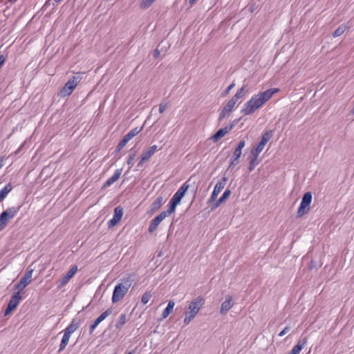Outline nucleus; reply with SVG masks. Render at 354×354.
I'll use <instances>...</instances> for the list:
<instances>
[{
  "label": "nucleus",
  "instance_id": "1",
  "mask_svg": "<svg viewBox=\"0 0 354 354\" xmlns=\"http://www.w3.org/2000/svg\"><path fill=\"white\" fill-rule=\"evenodd\" d=\"M279 91L278 88H270L254 95L250 100L244 104L241 113L245 115L254 113L257 109L262 107L274 94Z\"/></svg>",
  "mask_w": 354,
  "mask_h": 354
},
{
  "label": "nucleus",
  "instance_id": "2",
  "mask_svg": "<svg viewBox=\"0 0 354 354\" xmlns=\"http://www.w3.org/2000/svg\"><path fill=\"white\" fill-rule=\"evenodd\" d=\"M204 304V299L198 297L191 301L189 305L188 309L185 311L184 323L188 324L197 315L203 305Z\"/></svg>",
  "mask_w": 354,
  "mask_h": 354
},
{
  "label": "nucleus",
  "instance_id": "3",
  "mask_svg": "<svg viewBox=\"0 0 354 354\" xmlns=\"http://www.w3.org/2000/svg\"><path fill=\"white\" fill-rule=\"evenodd\" d=\"M189 187L188 181L184 183L169 201L168 209L173 213L175 212L177 205L180 203L186 192L189 189Z\"/></svg>",
  "mask_w": 354,
  "mask_h": 354
},
{
  "label": "nucleus",
  "instance_id": "4",
  "mask_svg": "<svg viewBox=\"0 0 354 354\" xmlns=\"http://www.w3.org/2000/svg\"><path fill=\"white\" fill-rule=\"evenodd\" d=\"M81 79L82 77L80 75L73 76L62 88L59 91V95L62 97L70 95L77 86L78 82H80Z\"/></svg>",
  "mask_w": 354,
  "mask_h": 354
},
{
  "label": "nucleus",
  "instance_id": "5",
  "mask_svg": "<svg viewBox=\"0 0 354 354\" xmlns=\"http://www.w3.org/2000/svg\"><path fill=\"white\" fill-rule=\"evenodd\" d=\"M19 209L20 207H11L0 214V231L4 229L9 221L16 216Z\"/></svg>",
  "mask_w": 354,
  "mask_h": 354
},
{
  "label": "nucleus",
  "instance_id": "6",
  "mask_svg": "<svg viewBox=\"0 0 354 354\" xmlns=\"http://www.w3.org/2000/svg\"><path fill=\"white\" fill-rule=\"evenodd\" d=\"M312 201V194L306 192L304 194L301 202L297 212V217L300 218L307 214L310 209V205Z\"/></svg>",
  "mask_w": 354,
  "mask_h": 354
},
{
  "label": "nucleus",
  "instance_id": "7",
  "mask_svg": "<svg viewBox=\"0 0 354 354\" xmlns=\"http://www.w3.org/2000/svg\"><path fill=\"white\" fill-rule=\"evenodd\" d=\"M273 135L272 130L266 131L262 136L260 142L257 144L255 149L251 150V156H259V153L263 151L265 145L270 140Z\"/></svg>",
  "mask_w": 354,
  "mask_h": 354
},
{
  "label": "nucleus",
  "instance_id": "8",
  "mask_svg": "<svg viewBox=\"0 0 354 354\" xmlns=\"http://www.w3.org/2000/svg\"><path fill=\"white\" fill-rule=\"evenodd\" d=\"M173 214L169 209L166 211L162 212L160 214L153 218L149 225L148 231L149 233H153L158 227V225L167 216Z\"/></svg>",
  "mask_w": 354,
  "mask_h": 354
},
{
  "label": "nucleus",
  "instance_id": "9",
  "mask_svg": "<svg viewBox=\"0 0 354 354\" xmlns=\"http://www.w3.org/2000/svg\"><path fill=\"white\" fill-rule=\"evenodd\" d=\"M129 286L130 284H127L125 286L122 283H119L117 286H115L113 292L112 302L116 303L120 301L128 292Z\"/></svg>",
  "mask_w": 354,
  "mask_h": 354
},
{
  "label": "nucleus",
  "instance_id": "10",
  "mask_svg": "<svg viewBox=\"0 0 354 354\" xmlns=\"http://www.w3.org/2000/svg\"><path fill=\"white\" fill-rule=\"evenodd\" d=\"M33 270H28L24 277L20 279L19 283H17L15 288L17 290V292L23 291V290L32 281V276Z\"/></svg>",
  "mask_w": 354,
  "mask_h": 354
},
{
  "label": "nucleus",
  "instance_id": "11",
  "mask_svg": "<svg viewBox=\"0 0 354 354\" xmlns=\"http://www.w3.org/2000/svg\"><path fill=\"white\" fill-rule=\"evenodd\" d=\"M21 293L19 292H17L14 293V295L11 297L8 307L5 310L4 315L6 316L9 315L12 310H14L17 306L19 305L20 301L22 299Z\"/></svg>",
  "mask_w": 354,
  "mask_h": 354
},
{
  "label": "nucleus",
  "instance_id": "12",
  "mask_svg": "<svg viewBox=\"0 0 354 354\" xmlns=\"http://www.w3.org/2000/svg\"><path fill=\"white\" fill-rule=\"evenodd\" d=\"M227 178L226 177H223L221 180L218 181L216 185L214 186V190L212 193L211 197L209 200V202H212L216 200V197L221 192V190L224 188Z\"/></svg>",
  "mask_w": 354,
  "mask_h": 354
},
{
  "label": "nucleus",
  "instance_id": "13",
  "mask_svg": "<svg viewBox=\"0 0 354 354\" xmlns=\"http://www.w3.org/2000/svg\"><path fill=\"white\" fill-rule=\"evenodd\" d=\"M77 270L78 269L77 266H73L67 272V273L60 279L58 288H60L68 283L71 279L73 278L75 273L77 272Z\"/></svg>",
  "mask_w": 354,
  "mask_h": 354
},
{
  "label": "nucleus",
  "instance_id": "14",
  "mask_svg": "<svg viewBox=\"0 0 354 354\" xmlns=\"http://www.w3.org/2000/svg\"><path fill=\"white\" fill-rule=\"evenodd\" d=\"M236 120L232 124L226 126L224 128L220 129L212 137V139L214 142H218L221 138L225 136L234 127Z\"/></svg>",
  "mask_w": 354,
  "mask_h": 354
},
{
  "label": "nucleus",
  "instance_id": "15",
  "mask_svg": "<svg viewBox=\"0 0 354 354\" xmlns=\"http://www.w3.org/2000/svg\"><path fill=\"white\" fill-rule=\"evenodd\" d=\"M112 313V310L111 308L107 309L104 312H103L91 325L90 326V334H91L96 327L101 323L104 319H105L109 315Z\"/></svg>",
  "mask_w": 354,
  "mask_h": 354
},
{
  "label": "nucleus",
  "instance_id": "16",
  "mask_svg": "<svg viewBox=\"0 0 354 354\" xmlns=\"http://www.w3.org/2000/svg\"><path fill=\"white\" fill-rule=\"evenodd\" d=\"M308 342L307 337H300L297 344L293 346L288 354H299L303 348L306 345Z\"/></svg>",
  "mask_w": 354,
  "mask_h": 354
},
{
  "label": "nucleus",
  "instance_id": "17",
  "mask_svg": "<svg viewBox=\"0 0 354 354\" xmlns=\"http://www.w3.org/2000/svg\"><path fill=\"white\" fill-rule=\"evenodd\" d=\"M122 169H118L115 171L114 174L108 178L104 183L103 187H108L116 182L122 174Z\"/></svg>",
  "mask_w": 354,
  "mask_h": 354
},
{
  "label": "nucleus",
  "instance_id": "18",
  "mask_svg": "<svg viewBox=\"0 0 354 354\" xmlns=\"http://www.w3.org/2000/svg\"><path fill=\"white\" fill-rule=\"evenodd\" d=\"M234 107V105L232 104V103L230 102L229 101L227 102V104L225 105V106L221 110L218 120H222L226 117L229 116L230 113L232 112Z\"/></svg>",
  "mask_w": 354,
  "mask_h": 354
},
{
  "label": "nucleus",
  "instance_id": "19",
  "mask_svg": "<svg viewBox=\"0 0 354 354\" xmlns=\"http://www.w3.org/2000/svg\"><path fill=\"white\" fill-rule=\"evenodd\" d=\"M158 150V146L154 145L149 147L147 150L144 151L142 153V161H148L150 158Z\"/></svg>",
  "mask_w": 354,
  "mask_h": 354
},
{
  "label": "nucleus",
  "instance_id": "20",
  "mask_svg": "<svg viewBox=\"0 0 354 354\" xmlns=\"http://www.w3.org/2000/svg\"><path fill=\"white\" fill-rule=\"evenodd\" d=\"M232 306V297L230 295H227L226 299L221 304L220 313L225 314Z\"/></svg>",
  "mask_w": 354,
  "mask_h": 354
},
{
  "label": "nucleus",
  "instance_id": "21",
  "mask_svg": "<svg viewBox=\"0 0 354 354\" xmlns=\"http://www.w3.org/2000/svg\"><path fill=\"white\" fill-rule=\"evenodd\" d=\"M247 89L245 88V86H242L241 88H239L236 93H235V95L230 99L229 100V102L232 103V104H234L235 106L236 102L243 97L245 94L247 93Z\"/></svg>",
  "mask_w": 354,
  "mask_h": 354
},
{
  "label": "nucleus",
  "instance_id": "22",
  "mask_svg": "<svg viewBox=\"0 0 354 354\" xmlns=\"http://www.w3.org/2000/svg\"><path fill=\"white\" fill-rule=\"evenodd\" d=\"M175 306V302L174 300H169L167 304V306L165 308L162 313V319L167 318L170 313L173 311L174 307Z\"/></svg>",
  "mask_w": 354,
  "mask_h": 354
},
{
  "label": "nucleus",
  "instance_id": "23",
  "mask_svg": "<svg viewBox=\"0 0 354 354\" xmlns=\"http://www.w3.org/2000/svg\"><path fill=\"white\" fill-rule=\"evenodd\" d=\"M12 189V186L11 183H8L0 190V203L2 202L4 198L7 196V195L11 192Z\"/></svg>",
  "mask_w": 354,
  "mask_h": 354
},
{
  "label": "nucleus",
  "instance_id": "24",
  "mask_svg": "<svg viewBox=\"0 0 354 354\" xmlns=\"http://www.w3.org/2000/svg\"><path fill=\"white\" fill-rule=\"evenodd\" d=\"M231 192L230 189H226L223 194L222 196L213 205L212 209L217 208L226 198L229 197Z\"/></svg>",
  "mask_w": 354,
  "mask_h": 354
},
{
  "label": "nucleus",
  "instance_id": "25",
  "mask_svg": "<svg viewBox=\"0 0 354 354\" xmlns=\"http://www.w3.org/2000/svg\"><path fill=\"white\" fill-rule=\"evenodd\" d=\"M79 327L78 322H76V319H73L69 326H68L64 332L68 333L71 335Z\"/></svg>",
  "mask_w": 354,
  "mask_h": 354
},
{
  "label": "nucleus",
  "instance_id": "26",
  "mask_svg": "<svg viewBox=\"0 0 354 354\" xmlns=\"http://www.w3.org/2000/svg\"><path fill=\"white\" fill-rule=\"evenodd\" d=\"M70 337H71V335L64 332V335L62 339V341H61V343H60V345H59V348L58 351L59 352L62 351L66 348V346H67V344L68 343Z\"/></svg>",
  "mask_w": 354,
  "mask_h": 354
},
{
  "label": "nucleus",
  "instance_id": "27",
  "mask_svg": "<svg viewBox=\"0 0 354 354\" xmlns=\"http://www.w3.org/2000/svg\"><path fill=\"white\" fill-rule=\"evenodd\" d=\"M163 203V198L162 196H160L158 198H156V200L152 203L151 205V209L152 211H156L158 210Z\"/></svg>",
  "mask_w": 354,
  "mask_h": 354
},
{
  "label": "nucleus",
  "instance_id": "28",
  "mask_svg": "<svg viewBox=\"0 0 354 354\" xmlns=\"http://www.w3.org/2000/svg\"><path fill=\"white\" fill-rule=\"evenodd\" d=\"M142 129V127L138 128L136 127L132 129L128 133H127L124 137L127 138L129 141L131 140L134 136L138 135Z\"/></svg>",
  "mask_w": 354,
  "mask_h": 354
},
{
  "label": "nucleus",
  "instance_id": "29",
  "mask_svg": "<svg viewBox=\"0 0 354 354\" xmlns=\"http://www.w3.org/2000/svg\"><path fill=\"white\" fill-rule=\"evenodd\" d=\"M123 216V209L118 206L116 207L114 209L113 218H115L118 222H120Z\"/></svg>",
  "mask_w": 354,
  "mask_h": 354
},
{
  "label": "nucleus",
  "instance_id": "30",
  "mask_svg": "<svg viewBox=\"0 0 354 354\" xmlns=\"http://www.w3.org/2000/svg\"><path fill=\"white\" fill-rule=\"evenodd\" d=\"M257 158H258V156H251V157L250 158V162H249V171H252L254 169L255 167L258 165V161H257Z\"/></svg>",
  "mask_w": 354,
  "mask_h": 354
},
{
  "label": "nucleus",
  "instance_id": "31",
  "mask_svg": "<svg viewBox=\"0 0 354 354\" xmlns=\"http://www.w3.org/2000/svg\"><path fill=\"white\" fill-rule=\"evenodd\" d=\"M347 27L344 24H342L339 26L333 33V37H337L340 35H342L344 31L346 30Z\"/></svg>",
  "mask_w": 354,
  "mask_h": 354
},
{
  "label": "nucleus",
  "instance_id": "32",
  "mask_svg": "<svg viewBox=\"0 0 354 354\" xmlns=\"http://www.w3.org/2000/svg\"><path fill=\"white\" fill-rule=\"evenodd\" d=\"M156 0H141L140 7L142 9L148 8Z\"/></svg>",
  "mask_w": 354,
  "mask_h": 354
},
{
  "label": "nucleus",
  "instance_id": "33",
  "mask_svg": "<svg viewBox=\"0 0 354 354\" xmlns=\"http://www.w3.org/2000/svg\"><path fill=\"white\" fill-rule=\"evenodd\" d=\"M126 323V315L124 314H121L119 317L118 322L116 323V328H122Z\"/></svg>",
  "mask_w": 354,
  "mask_h": 354
},
{
  "label": "nucleus",
  "instance_id": "34",
  "mask_svg": "<svg viewBox=\"0 0 354 354\" xmlns=\"http://www.w3.org/2000/svg\"><path fill=\"white\" fill-rule=\"evenodd\" d=\"M151 298V294L149 292H146L143 294L141 298V302L143 304H147Z\"/></svg>",
  "mask_w": 354,
  "mask_h": 354
},
{
  "label": "nucleus",
  "instance_id": "35",
  "mask_svg": "<svg viewBox=\"0 0 354 354\" xmlns=\"http://www.w3.org/2000/svg\"><path fill=\"white\" fill-rule=\"evenodd\" d=\"M128 142H129V140H127L126 138L123 137V138L120 141V142L118 143V145L117 146V150L120 151L121 149H122L126 146V145L128 143Z\"/></svg>",
  "mask_w": 354,
  "mask_h": 354
},
{
  "label": "nucleus",
  "instance_id": "36",
  "mask_svg": "<svg viewBox=\"0 0 354 354\" xmlns=\"http://www.w3.org/2000/svg\"><path fill=\"white\" fill-rule=\"evenodd\" d=\"M241 153H242L241 151H240L239 149L238 150V149H235L233 152L232 158L235 159V160H239Z\"/></svg>",
  "mask_w": 354,
  "mask_h": 354
},
{
  "label": "nucleus",
  "instance_id": "37",
  "mask_svg": "<svg viewBox=\"0 0 354 354\" xmlns=\"http://www.w3.org/2000/svg\"><path fill=\"white\" fill-rule=\"evenodd\" d=\"M135 157H136V153L130 154L128 157L127 165H129L130 168L133 166V163Z\"/></svg>",
  "mask_w": 354,
  "mask_h": 354
},
{
  "label": "nucleus",
  "instance_id": "38",
  "mask_svg": "<svg viewBox=\"0 0 354 354\" xmlns=\"http://www.w3.org/2000/svg\"><path fill=\"white\" fill-rule=\"evenodd\" d=\"M234 86H235V84L234 82L231 83L227 86V88L225 89V91L222 93V96L223 97L226 96L230 93L231 89H232L234 87Z\"/></svg>",
  "mask_w": 354,
  "mask_h": 354
},
{
  "label": "nucleus",
  "instance_id": "39",
  "mask_svg": "<svg viewBox=\"0 0 354 354\" xmlns=\"http://www.w3.org/2000/svg\"><path fill=\"white\" fill-rule=\"evenodd\" d=\"M167 107H168L167 103H164V102L160 103L159 105V112L160 113H164Z\"/></svg>",
  "mask_w": 354,
  "mask_h": 354
},
{
  "label": "nucleus",
  "instance_id": "40",
  "mask_svg": "<svg viewBox=\"0 0 354 354\" xmlns=\"http://www.w3.org/2000/svg\"><path fill=\"white\" fill-rule=\"evenodd\" d=\"M158 48H156L154 50H153V57L155 58H158L160 55V52H162L163 51V48L162 47H161L160 50L158 49Z\"/></svg>",
  "mask_w": 354,
  "mask_h": 354
},
{
  "label": "nucleus",
  "instance_id": "41",
  "mask_svg": "<svg viewBox=\"0 0 354 354\" xmlns=\"http://www.w3.org/2000/svg\"><path fill=\"white\" fill-rule=\"evenodd\" d=\"M118 223H119L118 221H117L115 218H114L113 217L111 220L109 221L108 227H112L115 226Z\"/></svg>",
  "mask_w": 354,
  "mask_h": 354
},
{
  "label": "nucleus",
  "instance_id": "42",
  "mask_svg": "<svg viewBox=\"0 0 354 354\" xmlns=\"http://www.w3.org/2000/svg\"><path fill=\"white\" fill-rule=\"evenodd\" d=\"M239 160H235V159H234L233 158L231 157L230 160L229 169L236 165L239 163Z\"/></svg>",
  "mask_w": 354,
  "mask_h": 354
},
{
  "label": "nucleus",
  "instance_id": "43",
  "mask_svg": "<svg viewBox=\"0 0 354 354\" xmlns=\"http://www.w3.org/2000/svg\"><path fill=\"white\" fill-rule=\"evenodd\" d=\"M245 140H241L239 142V143L238 144V146L236 147V149H238V150L239 149L240 151H242V149L245 147Z\"/></svg>",
  "mask_w": 354,
  "mask_h": 354
},
{
  "label": "nucleus",
  "instance_id": "44",
  "mask_svg": "<svg viewBox=\"0 0 354 354\" xmlns=\"http://www.w3.org/2000/svg\"><path fill=\"white\" fill-rule=\"evenodd\" d=\"M290 330V328L288 327V326H286L285 327V328L281 330L279 333V336L280 337H282L285 334H286L289 330Z\"/></svg>",
  "mask_w": 354,
  "mask_h": 354
},
{
  "label": "nucleus",
  "instance_id": "45",
  "mask_svg": "<svg viewBox=\"0 0 354 354\" xmlns=\"http://www.w3.org/2000/svg\"><path fill=\"white\" fill-rule=\"evenodd\" d=\"M164 44H165V42H164V41H162V42L158 45V47H160V46H161V47H162V48H163V49H165V50H163V51H164L165 53H166V52H167V48L169 46V45L167 43L166 44V45H165V46H164Z\"/></svg>",
  "mask_w": 354,
  "mask_h": 354
},
{
  "label": "nucleus",
  "instance_id": "46",
  "mask_svg": "<svg viewBox=\"0 0 354 354\" xmlns=\"http://www.w3.org/2000/svg\"><path fill=\"white\" fill-rule=\"evenodd\" d=\"M54 1H55V2L56 3V4H55V5H57V4H58L59 3H60L62 0H54ZM50 1H51V0H48V1L45 3L44 6H48V5H50Z\"/></svg>",
  "mask_w": 354,
  "mask_h": 354
},
{
  "label": "nucleus",
  "instance_id": "47",
  "mask_svg": "<svg viewBox=\"0 0 354 354\" xmlns=\"http://www.w3.org/2000/svg\"><path fill=\"white\" fill-rule=\"evenodd\" d=\"M5 57L3 55H0V68L3 66V64H4L5 62Z\"/></svg>",
  "mask_w": 354,
  "mask_h": 354
},
{
  "label": "nucleus",
  "instance_id": "48",
  "mask_svg": "<svg viewBox=\"0 0 354 354\" xmlns=\"http://www.w3.org/2000/svg\"><path fill=\"white\" fill-rule=\"evenodd\" d=\"M145 162V161H142V158H140V162H138V165H137V167H142V164H143V162Z\"/></svg>",
  "mask_w": 354,
  "mask_h": 354
},
{
  "label": "nucleus",
  "instance_id": "49",
  "mask_svg": "<svg viewBox=\"0 0 354 354\" xmlns=\"http://www.w3.org/2000/svg\"><path fill=\"white\" fill-rule=\"evenodd\" d=\"M197 0H189L190 4H194Z\"/></svg>",
  "mask_w": 354,
  "mask_h": 354
},
{
  "label": "nucleus",
  "instance_id": "50",
  "mask_svg": "<svg viewBox=\"0 0 354 354\" xmlns=\"http://www.w3.org/2000/svg\"><path fill=\"white\" fill-rule=\"evenodd\" d=\"M3 160H0V169L3 167Z\"/></svg>",
  "mask_w": 354,
  "mask_h": 354
},
{
  "label": "nucleus",
  "instance_id": "51",
  "mask_svg": "<svg viewBox=\"0 0 354 354\" xmlns=\"http://www.w3.org/2000/svg\"><path fill=\"white\" fill-rule=\"evenodd\" d=\"M17 1V0H9V1H10V2H15V1Z\"/></svg>",
  "mask_w": 354,
  "mask_h": 354
},
{
  "label": "nucleus",
  "instance_id": "52",
  "mask_svg": "<svg viewBox=\"0 0 354 354\" xmlns=\"http://www.w3.org/2000/svg\"><path fill=\"white\" fill-rule=\"evenodd\" d=\"M127 354H132V353H131V352H129V353H127Z\"/></svg>",
  "mask_w": 354,
  "mask_h": 354
}]
</instances>
